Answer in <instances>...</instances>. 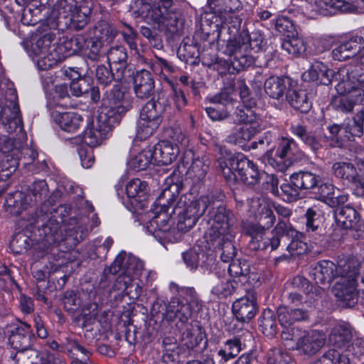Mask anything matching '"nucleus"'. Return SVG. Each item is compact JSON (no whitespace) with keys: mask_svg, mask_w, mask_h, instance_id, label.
<instances>
[{"mask_svg":"<svg viewBox=\"0 0 364 364\" xmlns=\"http://www.w3.org/2000/svg\"><path fill=\"white\" fill-rule=\"evenodd\" d=\"M180 181H173V177L166 179L165 187L151 210L138 213V221L146 232L161 244L178 242L181 237L179 232H187L192 228L208 208V196L192 200L191 194L181 196L175 200L181 190Z\"/></svg>","mask_w":364,"mask_h":364,"instance_id":"nucleus-1","label":"nucleus"},{"mask_svg":"<svg viewBox=\"0 0 364 364\" xmlns=\"http://www.w3.org/2000/svg\"><path fill=\"white\" fill-rule=\"evenodd\" d=\"M90 13L91 9L85 2L76 4H68L65 1L60 2L55 27L46 26L38 30L24 43L26 51L39 70H48L65 57L62 47L53 43L58 30L83 28L89 21Z\"/></svg>","mask_w":364,"mask_h":364,"instance_id":"nucleus-2","label":"nucleus"},{"mask_svg":"<svg viewBox=\"0 0 364 364\" xmlns=\"http://www.w3.org/2000/svg\"><path fill=\"white\" fill-rule=\"evenodd\" d=\"M132 104L129 94L118 85L114 86L106 93L96 120L89 124L84 131V144L90 148L100 145L122 116L131 109Z\"/></svg>","mask_w":364,"mask_h":364,"instance_id":"nucleus-3","label":"nucleus"},{"mask_svg":"<svg viewBox=\"0 0 364 364\" xmlns=\"http://www.w3.org/2000/svg\"><path fill=\"white\" fill-rule=\"evenodd\" d=\"M335 77L338 95L333 97L331 105L338 111L350 112L364 102V53L357 63L339 68Z\"/></svg>","mask_w":364,"mask_h":364,"instance_id":"nucleus-4","label":"nucleus"},{"mask_svg":"<svg viewBox=\"0 0 364 364\" xmlns=\"http://www.w3.org/2000/svg\"><path fill=\"white\" fill-rule=\"evenodd\" d=\"M208 217L207 235L213 244L222 247L221 259L228 262L235 255V248L232 244L236 233L234 215L225 206L214 204Z\"/></svg>","mask_w":364,"mask_h":364,"instance_id":"nucleus-5","label":"nucleus"},{"mask_svg":"<svg viewBox=\"0 0 364 364\" xmlns=\"http://www.w3.org/2000/svg\"><path fill=\"white\" fill-rule=\"evenodd\" d=\"M113 274H120L114 284V289L124 292L130 300H136L141 294L142 282L140 277L144 272L143 262L135 256L121 251L111 265Z\"/></svg>","mask_w":364,"mask_h":364,"instance_id":"nucleus-6","label":"nucleus"},{"mask_svg":"<svg viewBox=\"0 0 364 364\" xmlns=\"http://www.w3.org/2000/svg\"><path fill=\"white\" fill-rule=\"evenodd\" d=\"M351 331L344 323H337L329 335V343L333 347L313 364H350V354L364 353V342L357 339L350 343Z\"/></svg>","mask_w":364,"mask_h":364,"instance_id":"nucleus-7","label":"nucleus"},{"mask_svg":"<svg viewBox=\"0 0 364 364\" xmlns=\"http://www.w3.org/2000/svg\"><path fill=\"white\" fill-rule=\"evenodd\" d=\"M207 4L212 12L202 15V23L213 25L214 31H218V38L226 28L230 33L240 28L242 20L235 14L242 9L240 0H207Z\"/></svg>","mask_w":364,"mask_h":364,"instance_id":"nucleus-8","label":"nucleus"},{"mask_svg":"<svg viewBox=\"0 0 364 364\" xmlns=\"http://www.w3.org/2000/svg\"><path fill=\"white\" fill-rule=\"evenodd\" d=\"M132 11L135 17L160 29L173 26L178 18L172 0H136Z\"/></svg>","mask_w":364,"mask_h":364,"instance_id":"nucleus-9","label":"nucleus"},{"mask_svg":"<svg viewBox=\"0 0 364 364\" xmlns=\"http://www.w3.org/2000/svg\"><path fill=\"white\" fill-rule=\"evenodd\" d=\"M219 167L228 181H241L247 185L258 183L260 172L257 166L242 154L227 155L218 160Z\"/></svg>","mask_w":364,"mask_h":364,"instance_id":"nucleus-10","label":"nucleus"},{"mask_svg":"<svg viewBox=\"0 0 364 364\" xmlns=\"http://www.w3.org/2000/svg\"><path fill=\"white\" fill-rule=\"evenodd\" d=\"M249 212L259 224H250L244 227L245 231L251 237L252 248H260V244L255 245V240L259 242L264 231L270 228L275 222V216L272 210L270 200L263 196L253 198L248 201Z\"/></svg>","mask_w":364,"mask_h":364,"instance_id":"nucleus-11","label":"nucleus"},{"mask_svg":"<svg viewBox=\"0 0 364 364\" xmlns=\"http://www.w3.org/2000/svg\"><path fill=\"white\" fill-rule=\"evenodd\" d=\"M359 264L357 260L350 259L341 265L337 281L333 287L334 295L346 302V306L355 303L358 297V282Z\"/></svg>","mask_w":364,"mask_h":364,"instance_id":"nucleus-12","label":"nucleus"},{"mask_svg":"<svg viewBox=\"0 0 364 364\" xmlns=\"http://www.w3.org/2000/svg\"><path fill=\"white\" fill-rule=\"evenodd\" d=\"M17 94L14 85L8 84L5 96V103L0 111V121L4 129L9 134L16 132L19 139H25L23 123L17 104Z\"/></svg>","mask_w":364,"mask_h":364,"instance_id":"nucleus-13","label":"nucleus"},{"mask_svg":"<svg viewBox=\"0 0 364 364\" xmlns=\"http://www.w3.org/2000/svg\"><path fill=\"white\" fill-rule=\"evenodd\" d=\"M304 156L293 139H282L276 151L270 150L263 156V161L280 171H284L294 161Z\"/></svg>","mask_w":364,"mask_h":364,"instance_id":"nucleus-14","label":"nucleus"},{"mask_svg":"<svg viewBox=\"0 0 364 364\" xmlns=\"http://www.w3.org/2000/svg\"><path fill=\"white\" fill-rule=\"evenodd\" d=\"M48 193L46 182L43 180L33 183L31 193L26 194L21 191L9 193L6 198L5 206L11 214L18 215L26 209L31 202H37L46 198Z\"/></svg>","mask_w":364,"mask_h":364,"instance_id":"nucleus-15","label":"nucleus"},{"mask_svg":"<svg viewBox=\"0 0 364 364\" xmlns=\"http://www.w3.org/2000/svg\"><path fill=\"white\" fill-rule=\"evenodd\" d=\"M164 108L159 102L149 101L141 109L136 124V138L144 140L151 136L162 122Z\"/></svg>","mask_w":364,"mask_h":364,"instance_id":"nucleus-16","label":"nucleus"},{"mask_svg":"<svg viewBox=\"0 0 364 364\" xmlns=\"http://www.w3.org/2000/svg\"><path fill=\"white\" fill-rule=\"evenodd\" d=\"M225 31L230 35V38L227 41L223 53L229 56L234 57V61L232 62L233 66L237 67V65H236V63H237L240 68L249 67L253 63V59L251 55L246 54L247 46L245 45V42L248 40V33L242 31L235 36L234 33H237L238 30L237 31L233 30V32L230 33L226 28L222 33ZM222 34L220 36H222ZM220 38L218 37V41Z\"/></svg>","mask_w":364,"mask_h":364,"instance_id":"nucleus-17","label":"nucleus"},{"mask_svg":"<svg viewBox=\"0 0 364 364\" xmlns=\"http://www.w3.org/2000/svg\"><path fill=\"white\" fill-rule=\"evenodd\" d=\"M356 0H309L305 2V14L309 18L316 15L331 16L337 11L350 13L356 9Z\"/></svg>","mask_w":364,"mask_h":364,"instance_id":"nucleus-18","label":"nucleus"},{"mask_svg":"<svg viewBox=\"0 0 364 364\" xmlns=\"http://www.w3.org/2000/svg\"><path fill=\"white\" fill-rule=\"evenodd\" d=\"M0 151L6 154L0 163V171H7L5 176H9L19 165L18 143H15L14 138L1 136H0Z\"/></svg>","mask_w":364,"mask_h":364,"instance_id":"nucleus-19","label":"nucleus"},{"mask_svg":"<svg viewBox=\"0 0 364 364\" xmlns=\"http://www.w3.org/2000/svg\"><path fill=\"white\" fill-rule=\"evenodd\" d=\"M136 137L134 140V145L130 151L129 157L127 160V166L134 171H139L145 170L151 165L154 160V149L151 146L139 147Z\"/></svg>","mask_w":364,"mask_h":364,"instance_id":"nucleus-20","label":"nucleus"},{"mask_svg":"<svg viewBox=\"0 0 364 364\" xmlns=\"http://www.w3.org/2000/svg\"><path fill=\"white\" fill-rule=\"evenodd\" d=\"M295 335L299 336L296 342V349L306 354H314L325 343V336L317 331L296 330Z\"/></svg>","mask_w":364,"mask_h":364,"instance_id":"nucleus-21","label":"nucleus"},{"mask_svg":"<svg viewBox=\"0 0 364 364\" xmlns=\"http://www.w3.org/2000/svg\"><path fill=\"white\" fill-rule=\"evenodd\" d=\"M343 262H340L337 267L333 262L329 260H323L317 263L310 273V276L317 284H321L322 290L328 287L331 280L339 274L341 265H343Z\"/></svg>","mask_w":364,"mask_h":364,"instance_id":"nucleus-22","label":"nucleus"},{"mask_svg":"<svg viewBox=\"0 0 364 364\" xmlns=\"http://www.w3.org/2000/svg\"><path fill=\"white\" fill-rule=\"evenodd\" d=\"M257 299L252 293L249 296L237 299L232 304V312L237 319L241 322H249L257 312Z\"/></svg>","mask_w":364,"mask_h":364,"instance_id":"nucleus-23","label":"nucleus"},{"mask_svg":"<svg viewBox=\"0 0 364 364\" xmlns=\"http://www.w3.org/2000/svg\"><path fill=\"white\" fill-rule=\"evenodd\" d=\"M53 121L64 132L75 133L83 124L82 117L75 112H61L55 108L51 112Z\"/></svg>","mask_w":364,"mask_h":364,"instance_id":"nucleus-24","label":"nucleus"},{"mask_svg":"<svg viewBox=\"0 0 364 364\" xmlns=\"http://www.w3.org/2000/svg\"><path fill=\"white\" fill-rule=\"evenodd\" d=\"M151 147L154 149V163L157 165L171 164L179 154L178 144L169 141H161Z\"/></svg>","mask_w":364,"mask_h":364,"instance_id":"nucleus-25","label":"nucleus"},{"mask_svg":"<svg viewBox=\"0 0 364 364\" xmlns=\"http://www.w3.org/2000/svg\"><path fill=\"white\" fill-rule=\"evenodd\" d=\"M198 307L173 299L167 306L166 317L168 321L178 320L183 324L191 318L193 312Z\"/></svg>","mask_w":364,"mask_h":364,"instance_id":"nucleus-26","label":"nucleus"},{"mask_svg":"<svg viewBox=\"0 0 364 364\" xmlns=\"http://www.w3.org/2000/svg\"><path fill=\"white\" fill-rule=\"evenodd\" d=\"M364 48V38L362 36H352L340 44L332 51L334 60L342 61L354 56Z\"/></svg>","mask_w":364,"mask_h":364,"instance_id":"nucleus-27","label":"nucleus"},{"mask_svg":"<svg viewBox=\"0 0 364 364\" xmlns=\"http://www.w3.org/2000/svg\"><path fill=\"white\" fill-rule=\"evenodd\" d=\"M33 338L31 326L22 322L11 333L9 341L13 348L23 351L31 346Z\"/></svg>","mask_w":364,"mask_h":364,"instance_id":"nucleus-28","label":"nucleus"},{"mask_svg":"<svg viewBox=\"0 0 364 364\" xmlns=\"http://www.w3.org/2000/svg\"><path fill=\"white\" fill-rule=\"evenodd\" d=\"M255 105V102H251L249 104H242L238 106L232 114L235 123L242 124V126L264 129L259 117L253 109Z\"/></svg>","mask_w":364,"mask_h":364,"instance_id":"nucleus-29","label":"nucleus"},{"mask_svg":"<svg viewBox=\"0 0 364 364\" xmlns=\"http://www.w3.org/2000/svg\"><path fill=\"white\" fill-rule=\"evenodd\" d=\"M133 84L134 93L139 99H147L154 93V80L147 70L137 72L134 77Z\"/></svg>","mask_w":364,"mask_h":364,"instance_id":"nucleus-30","label":"nucleus"},{"mask_svg":"<svg viewBox=\"0 0 364 364\" xmlns=\"http://www.w3.org/2000/svg\"><path fill=\"white\" fill-rule=\"evenodd\" d=\"M288 78L270 77L264 82V90L272 98L283 101L289 90H291Z\"/></svg>","mask_w":364,"mask_h":364,"instance_id":"nucleus-31","label":"nucleus"},{"mask_svg":"<svg viewBox=\"0 0 364 364\" xmlns=\"http://www.w3.org/2000/svg\"><path fill=\"white\" fill-rule=\"evenodd\" d=\"M337 71H333L328 68L327 65L322 62L316 61L312 63L311 68L304 74L305 79L316 81L320 79L321 82L324 85L330 84L333 80L338 82V80L335 77Z\"/></svg>","mask_w":364,"mask_h":364,"instance_id":"nucleus-32","label":"nucleus"},{"mask_svg":"<svg viewBox=\"0 0 364 364\" xmlns=\"http://www.w3.org/2000/svg\"><path fill=\"white\" fill-rule=\"evenodd\" d=\"M278 321L280 325L288 328L296 321L306 318V312L299 309H290L285 306H281L277 309Z\"/></svg>","mask_w":364,"mask_h":364,"instance_id":"nucleus-33","label":"nucleus"},{"mask_svg":"<svg viewBox=\"0 0 364 364\" xmlns=\"http://www.w3.org/2000/svg\"><path fill=\"white\" fill-rule=\"evenodd\" d=\"M181 338L184 346L193 349L205 338V331L198 323H191L183 332Z\"/></svg>","mask_w":364,"mask_h":364,"instance_id":"nucleus-34","label":"nucleus"},{"mask_svg":"<svg viewBox=\"0 0 364 364\" xmlns=\"http://www.w3.org/2000/svg\"><path fill=\"white\" fill-rule=\"evenodd\" d=\"M238 282L235 279L224 277L218 281L211 289V294L218 299H226L233 294L238 289Z\"/></svg>","mask_w":364,"mask_h":364,"instance_id":"nucleus-35","label":"nucleus"},{"mask_svg":"<svg viewBox=\"0 0 364 364\" xmlns=\"http://www.w3.org/2000/svg\"><path fill=\"white\" fill-rule=\"evenodd\" d=\"M262 129L255 127L242 126L232 131L226 140L229 143L242 146Z\"/></svg>","mask_w":364,"mask_h":364,"instance_id":"nucleus-36","label":"nucleus"},{"mask_svg":"<svg viewBox=\"0 0 364 364\" xmlns=\"http://www.w3.org/2000/svg\"><path fill=\"white\" fill-rule=\"evenodd\" d=\"M75 41L78 49L92 60H95L98 58L100 49L104 45L103 43L95 38L85 41L84 38L81 36H77L75 38Z\"/></svg>","mask_w":364,"mask_h":364,"instance_id":"nucleus-37","label":"nucleus"},{"mask_svg":"<svg viewBox=\"0 0 364 364\" xmlns=\"http://www.w3.org/2000/svg\"><path fill=\"white\" fill-rule=\"evenodd\" d=\"M65 75L72 80L70 85V91L74 96L79 97L87 92L90 88L89 83L85 78L82 77L77 71L68 68L65 69Z\"/></svg>","mask_w":364,"mask_h":364,"instance_id":"nucleus-38","label":"nucleus"},{"mask_svg":"<svg viewBox=\"0 0 364 364\" xmlns=\"http://www.w3.org/2000/svg\"><path fill=\"white\" fill-rule=\"evenodd\" d=\"M242 350V343L239 338L227 340L223 347L218 350L215 356L219 363H225L237 356Z\"/></svg>","mask_w":364,"mask_h":364,"instance_id":"nucleus-39","label":"nucleus"},{"mask_svg":"<svg viewBox=\"0 0 364 364\" xmlns=\"http://www.w3.org/2000/svg\"><path fill=\"white\" fill-rule=\"evenodd\" d=\"M291 183L300 189H310L316 186L318 177L310 172L301 171L293 173L290 177Z\"/></svg>","mask_w":364,"mask_h":364,"instance_id":"nucleus-40","label":"nucleus"},{"mask_svg":"<svg viewBox=\"0 0 364 364\" xmlns=\"http://www.w3.org/2000/svg\"><path fill=\"white\" fill-rule=\"evenodd\" d=\"M285 100L296 109L301 112H307L311 106L304 91L291 90L285 96Z\"/></svg>","mask_w":364,"mask_h":364,"instance_id":"nucleus-41","label":"nucleus"},{"mask_svg":"<svg viewBox=\"0 0 364 364\" xmlns=\"http://www.w3.org/2000/svg\"><path fill=\"white\" fill-rule=\"evenodd\" d=\"M146 182L141 181L139 178L130 180L126 185V193L127 198L133 200L134 202H139L145 199L146 195Z\"/></svg>","mask_w":364,"mask_h":364,"instance_id":"nucleus-42","label":"nucleus"},{"mask_svg":"<svg viewBox=\"0 0 364 364\" xmlns=\"http://www.w3.org/2000/svg\"><path fill=\"white\" fill-rule=\"evenodd\" d=\"M274 236L270 240V246L272 250H276L280 244V237H293L297 235V231L285 220L279 221L273 230Z\"/></svg>","mask_w":364,"mask_h":364,"instance_id":"nucleus-43","label":"nucleus"},{"mask_svg":"<svg viewBox=\"0 0 364 364\" xmlns=\"http://www.w3.org/2000/svg\"><path fill=\"white\" fill-rule=\"evenodd\" d=\"M336 219L346 229L358 228L359 216L357 211L351 207L342 208L336 215Z\"/></svg>","mask_w":364,"mask_h":364,"instance_id":"nucleus-44","label":"nucleus"},{"mask_svg":"<svg viewBox=\"0 0 364 364\" xmlns=\"http://www.w3.org/2000/svg\"><path fill=\"white\" fill-rule=\"evenodd\" d=\"M332 171L334 176L343 181L351 183L357 176L356 169L354 166L347 161H338L333 164Z\"/></svg>","mask_w":364,"mask_h":364,"instance_id":"nucleus-45","label":"nucleus"},{"mask_svg":"<svg viewBox=\"0 0 364 364\" xmlns=\"http://www.w3.org/2000/svg\"><path fill=\"white\" fill-rule=\"evenodd\" d=\"M43 6L37 1L30 3L23 9L21 21L23 24L32 26L37 23L41 19V11Z\"/></svg>","mask_w":364,"mask_h":364,"instance_id":"nucleus-46","label":"nucleus"},{"mask_svg":"<svg viewBox=\"0 0 364 364\" xmlns=\"http://www.w3.org/2000/svg\"><path fill=\"white\" fill-rule=\"evenodd\" d=\"M259 326L262 333L267 336L274 335L277 331L275 315L269 309H264L259 318Z\"/></svg>","mask_w":364,"mask_h":364,"instance_id":"nucleus-47","label":"nucleus"},{"mask_svg":"<svg viewBox=\"0 0 364 364\" xmlns=\"http://www.w3.org/2000/svg\"><path fill=\"white\" fill-rule=\"evenodd\" d=\"M170 289L173 293H177L179 301L191 304L192 306H199V301L198 296L193 288L191 287H179L175 283L170 284Z\"/></svg>","mask_w":364,"mask_h":364,"instance_id":"nucleus-48","label":"nucleus"},{"mask_svg":"<svg viewBox=\"0 0 364 364\" xmlns=\"http://www.w3.org/2000/svg\"><path fill=\"white\" fill-rule=\"evenodd\" d=\"M209 161L206 156L195 159L188 170V175L195 181L202 180L208 171Z\"/></svg>","mask_w":364,"mask_h":364,"instance_id":"nucleus-49","label":"nucleus"},{"mask_svg":"<svg viewBox=\"0 0 364 364\" xmlns=\"http://www.w3.org/2000/svg\"><path fill=\"white\" fill-rule=\"evenodd\" d=\"M117 35L114 27L106 21H100L94 28V37L103 43H110Z\"/></svg>","mask_w":364,"mask_h":364,"instance_id":"nucleus-50","label":"nucleus"},{"mask_svg":"<svg viewBox=\"0 0 364 364\" xmlns=\"http://www.w3.org/2000/svg\"><path fill=\"white\" fill-rule=\"evenodd\" d=\"M282 48L291 55H299L305 51L304 41L298 37V34L292 37H287L282 43Z\"/></svg>","mask_w":364,"mask_h":364,"instance_id":"nucleus-51","label":"nucleus"},{"mask_svg":"<svg viewBox=\"0 0 364 364\" xmlns=\"http://www.w3.org/2000/svg\"><path fill=\"white\" fill-rule=\"evenodd\" d=\"M127 54L122 46L112 47L107 53V60L110 65H119L117 70L124 68L127 65Z\"/></svg>","mask_w":364,"mask_h":364,"instance_id":"nucleus-52","label":"nucleus"},{"mask_svg":"<svg viewBox=\"0 0 364 364\" xmlns=\"http://www.w3.org/2000/svg\"><path fill=\"white\" fill-rule=\"evenodd\" d=\"M302 235L297 232V235L294 234L293 237H287L288 240H291L287 247V250L292 255H299L307 252L309 250L306 242L301 240Z\"/></svg>","mask_w":364,"mask_h":364,"instance_id":"nucleus-53","label":"nucleus"},{"mask_svg":"<svg viewBox=\"0 0 364 364\" xmlns=\"http://www.w3.org/2000/svg\"><path fill=\"white\" fill-rule=\"evenodd\" d=\"M343 133L345 137L350 139V136H361L363 133L362 122L355 117V118L348 119L343 124Z\"/></svg>","mask_w":364,"mask_h":364,"instance_id":"nucleus-54","label":"nucleus"},{"mask_svg":"<svg viewBox=\"0 0 364 364\" xmlns=\"http://www.w3.org/2000/svg\"><path fill=\"white\" fill-rule=\"evenodd\" d=\"M274 26L279 33L286 35L287 37H292L298 34L296 26L288 17H278L275 21Z\"/></svg>","mask_w":364,"mask_h":364,"instance_id":"nucleus-55","label":"nucleus"},{"mask_svg":"<svg viewBox=\"0 0 364 364\" xmlns=\"http://www.w3.org/2000/svg\"><path fill=\"white\" fill-rule=\"evenodd\" d=\"M65 70L58 72L48 71L41 76L42 85L46 93L53 90L54 86L58 82V78L65 75Z\"/></svg>","mask_w":364,"mask_h":364,"instance_id":"nucleus-56","label":"nucleus"},{"mask_svg":"<svg viewBox=\"0 0 364 364\" xmlns=\"http://www.w3.org/2000/svg\"><path fill=\"white\" fill-rule=\"evenodd\" d=\"M203 252H199L198 250L193 248L183 253V259L187 267L190 269H196L199 264L200 260L204 257Z\"/></svg>","mask_w":364,"mask_h":364,"instance_id":"nucleus-57","label":"nucleus"},{"mask_svg":"<svg viewBox=\"0 0 364 364\" xmlns=\"http://www.w3.org/2000/svg\"><path fill=\"white\" fill-rule=\"evenodd\" d=\"M228 272L232 277H245L249 272V266L245 262L235 260L229 264Z\"/></svg>","mask_w":364,"mask_h":364,"instance_id":"nucleus-58","label":"nucleus"},{"mask_svg":"<svg viewBox=\"0 0 364 364\" xmlns=\"http://www.w3.org/2000/svg\"><path fill=\"white\" fill-rule=\"evenodd\" d=\"M78 155L82 167L85 168L92 167L95 161L92 148L80 146L78 149Z\"/></svg>","mask_w":364,"mask_h":364,"instance_id":"nucleus-59","label":"nucleus"},{"mask_svg":"<svg viewBox=\"0 0 364 364\" xmlns=\"http://www.w3.org/2000/svg\"><path fill=\"white\" fill-rule=\"evenodd\" d=\"M63 302L65 309L68 311H75L80 306V299L73 291L65 293Z\"/></svg>","mask_w":364,"mask_h":364,"instance_id":"nucleus-60","label":"nucleus"},{"mask_svg":"<svg viewBox=\"0 0 364 364\" xmlns=\"http://www.w3.org/2000/svg\"><path fill=\"white\" fill-rule=\"evenodd\" d=\"M280 189L282 191L281 195L284 197V200L292 201L299 198L300 188L293 184L284 183L281 185Z\"/></svg>","mask_w":364,"mask_h":364,"instance_id":"nucleus-61","label":"nucleus"},{"mask_svg":"<svg viewBox=\"0 0 364 364\" xmlns=\"http://www.w3.org/2000/svg\"><path fill=\"white\" fill-rule=\"evenodd\" d=\"M95 75L98 82L103 85H107L113 80L112 72L105 65L97 66Z\"/></svg>","mask_w":364,"mask_h":364,"instance_id":"nucleus-62","label":"nucleus"},{"mask_svg":"<svg viewBox=\"0 0 364 364\" xmlns=\"http://www.w3.org/2000/svg\"><path fill=\"white\" fill-rule=\"evenodd\" d=\"M151 69L157 75L162 74L164 70L169 73H173L175 70L174 67L166 60L158 57L152 62Z\"/></svg>","mask_w":364,"mask_h":364,"instance_id":"nucleus-63","label":"nucleus"},{"mask_svg":"<svg viewBox=\"0 0 364 364\" xmlns=\"http://www.w3.org/2000/svg\"><path fill=\"white\" fill-rule=\"evenodd\" d=\"M290 357L279 350H273L268 356V364H289Z\"/></svg>","mask_w":364,"mask_h":364,"instance_id":"nucleus-64","label":"nucleus"}]
</instances>
